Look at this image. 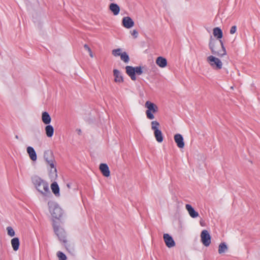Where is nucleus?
<instances>
[{"instance_id":"1","label":"nucleus","mask_w":260,"mask_h":260,"mask_svg":"<svg viewBox=\"0 0 260 260\" xmlns=\"http://www.w3.org/2000/svg\"><path fill=\"white\" fill-rule=\"evenodd\" d=\"M31 181L36 189L42 195L45 197L51 196L49 190L48 183L38 176L31 177Z\"/></svg>"},{"instance_id":"26","label":"nucleus","mask_w":260,"mask_h":260,"mask_svg":"<svg viewBox=\"0 0 260 260\" xmlns=\"http://www.w3.org/2000/svg\"><path fill=\"white\" fill-rule=\"evenodd\" d=\"M213 35L216 37L217 39H220L223 37L222 30L219 27H215L213 29Z\"/></svg>"},{"instance_id":"22","label":"nucleus","mask_w":260,"mask_h":260,"mask_svg":"<svg viewBox=\"0 0 260 260\" xmlns=\"http://www.w3.org/2000/svg\"><path fill=\"white\" fill-rule=\"evenodd\" d=\"M42 120L45 124H49L51 121V118L47 112H43L42 114Z\"/></svg>"},{"instance_id":"8","label":"nucleus","mask_w":260,"mask_h":260,"mask_svg":"<svg viewBox=\"0 0 260 260\" xmlns=\"http://www.w3.org/2000/svg\"><path fill=\"white\" fill-rule=\"evenodd\" d=\"M54 231L59 240L64 244L67 243V240L66 239V232L64 230L59 226H54Z\"/></svg>"},{"instance_id":"9","label":"nucleus","mask_w":260,"mask_h":260,"mask_svg":"<svg viewBox=\"0 0 260 260\" xmlns=\"http://www.w3.org/2000/svg\"><path fill=\"white\" fill-rule=\"evenodd\" d=\"M201 242L203 244L208 247L211 243V236L207 230H203L201 234Z\"/></svg>"},{"instance_id":"13","label":"nucleus","mask_w":260,"mask_h":260,"mask_svg":"<svg viewBox=\"0 0 260 260\" xmlns=\"http://www.w3.org/2000/svg\"><path fill=\"white\" fill-rule=\"evenodd\" d=\"M99 169L103 176L106 177L110 176V171L108 166L106 164L102 163L100 164Z\"/></svg>"},{"instance_id":"28","label":"nucleus","mask_w":260,"mask_h":260,"mask_svg":"<svg viewBox=\"0 0 260 260\" xmlns=\"http://www.w3.org/2000/svg\"><path fill=\"white\" fill-rule=\"evenodd\" d=\"M57 256H58L59 260H67V256L66 254L61 251H58L57 252Z\"/></svg>"},{"instance_id":"34","label":"nucleus","mask_w":260,"mask_h":260,"mask_svg":"<svg viewBox=\"0 0 260 260\" xmlns=\"http://www.w3.org/2000/svg\"><path fill=\"white\" fill-rule=\"evenodd\" d=\"M84 48L88 51V52H90L91 49L89 48V47L87 45L85 44L84 45Z\"/></svg>"},{"instance_id":"30","label":"nucleus","mask_w":260,"mask_h":260,"mask_svg":"<svg viewBox=\"0 0 260 260\" xmlns=\"http://www.w3.org/2000/svg\"><path fill=\"white\" fill-rule=\"evenodd\" d=\"M135 68V75L137 74L138 75H140L143 73L142 68L141 66L136 67Z\"/></svg>"},{"instance_id":"20","label":"nucleus","mask_w":260,"mask_h":260,"mask_svg":"<svg viewBox=\"0 0 260 260\" xmlns=\"http://www.w3.org/2000/svg\"><path fill=\"white\" fill-rule=\"evenodd\" d=\"M109 9L114 15H117L120 12L119 6L115 3H111L109 5Z\"/></svg>"},{"instance_id":"32","label":"nucleus","mask_w":260,"mask_h":260,"mask_svg":"<svg viewBox=\"0 0 260 260\" xmlns=\"http://www.w3.org/2000/svg\"><path fill=\"white\" fill-rule=\"evenodd\" d=\"M237 30V26L236 25H234L232 26L230 29V34H234L236 32Z\"/></svg>"},{"instance_id":"35","label":"nucleus","mask_w":260,"mask_h":260,"mask_svg":"<svg viewBox=\"0 0 260 260\" xmlns=\"http://www.w3.org/2000/svg\"><path fill=\"white\" fill-rule=\"evenodd\" d=\"M89 53V55L91 57H93V54H92V51L91 50H90V52H88Z\"/></svg>"},{"instance_id":"12","label":"nucleus","mask_w":260,"mask_h":260,"mask_svg":"<svg viewBox=\"0 0 260 260\" xmlns=\"http://www.w3.org/2000/svg\"><path fill=\"white\" fill-rule=\"evenodd\" d=\"M122 25L126 28H130L134 25V22L129 17H124L122 19Z\"/></svg>"},{"instance_id":"24","label":"nucleus","mask_w":260,"mask_h":260,"mask_svg":"<svg viewBox=\"0 0 260 260\" xmlns=\"http://www.w3.org/2000/svg\"><path fill=\"white\" fill-rule=\"evenodd\" d=\"M45 133L47 136L49 138L52 137L54 134L53 127L49 124H47L45 128Z\"/></svg>"},{"instance_id":"25","label":"nucleus","mask_w":260,"mask_h":260,"mask_svg":"<svg viewBox=\"0 0 260 260\" xmlns=\"http://www.w3.org/2000/svg\"><path fill=\"white\" fill-rule=\"evenodd\" d=\"M228 250V247L227 245L225 242H221L218 247V253L219 254H222L223 253L226 252Z\"/></svg>"},{"instance_id":"37","label":"nucleus","mask_w":260,"mask_h":260,"mask_svg":"<svg viewBox=\"0 0 260 260\" xmlns=\"http://www.w3.org/2000/svg\"><path fill=\"white\" fill-rule=\"evenodd\" d=\"M15 138L17 139H18V138H19L18 136V135H16L15 136Z\"/></svg>"},{"instance_id":"14","label":"nucleus","mask_w":260,"mask_h":260,"mask_svg":"<svg viewBox=\"0 0 260 260\" xmlns=\"http://www.w3.org/2000/svg\"><path fill=\"white\" fill-rule=\"evenodd\" d=\"M126 73L130 77L131 79L135 81L136 76L135 75V68L132 66H127L125 67Z\"/></svg>"},{"instance_id":"27","label":"nucleus","mask_w":260,"mask_h":260,"mask_svg":"<svg viewBox=\"0 0 260 260\" xmlns=\"http://www.w3.org/2000/svg\"><path fill=\"white\" fill-rule=\"evenodd\" d=\"M120 58L125 63H128L129 61V57L128 55L126 52H123L120 54Z\"/></svg>"},{"instance_id":"15","label":"nucleus","mask_w":260,"mask_h":260,"mask_svg":"<svg viewBox=\"0 0 260 260\" xmlns=\"http://www.w3.org/2000/svg\"><path fill=\"white\" fill-rule=\"evenodd\" d=\"M114 81L116 83H122L123 82V77L120 71L117 69L113 70Z\"/></svg>"},{"instance_id":"23","label":"nucleus","mask_w":260,"mask_h":260,"mask_svg":"<svg viewBox=\"0 0 260 260\" xmlns=\"http://www.w3.org/2000/svg\"><path fill=\"white\" fill-rule=\"evenodd\" d=\"M11 243L14 251L18 250L20 245V241L18 238L15 237L13 238L11 241Z\"/></svg>"},{"instance_id":"5","label":"nucleus","mask_w":260,"mask_h":260,"mask_svg":"<svg viewBox=\"0 0 260 260\" xmlns=\"http://www.w3.org/2000/svg\"><path fill=\"white\" fill-rule=\"evenodd\" d=\"M151 128L154 131V135L156 140L158 143L162 142L164 138L161 131L158 129L159 126V122L157 121H153L151 122Z\"/></svg>"},{"instance_id":"4","label":"nucleus","mask_w":260,"mask_h":260,"mask_svg":"<svg viewBox=\"0 0 260 260\" xmlns=\"http://www.w3.org/2000/svg\"><path fill=\"white\" fill-rule=\"evenodd\" d=\"M145 107L147 109L146 111L147 118L150 120L153 119L154 118L153 113L158 111L157 106L150 101H147L145 103Z\"/></svg>"},{"instance_id":"19","label":"nucleus","mask_w":260,"mask_h":260,"mask_svg":"<svg viewBox=\"0 0 260 260\" xmlns=\"http://www.w3.org/2000/svg\"><path fill=\"white\" fill-rule=\"evenodd\" d=\"M156 63L159 67L164 68L167 66V60L165 57L159 56L156 59Z\"/></svg>"},{"instance_id":"11","label":"nucleus","mask_w":260,"mask_h":260,"mask_svg":"<svg viewBox=\"0 0 260 260\" xmlns=\"http://www.w3.org/2000/svg\"><path fill=\"white\" fill-rule=\"evenodd\" d=\"M174 141L177 144V146L179 148H183L184 147L185 144L184 139L182 136L180 134H177L174 136Z\"/></svg>"},{"instance_id":"2","label":"nucleus","mask_w":260,"mask_h":260,"mask_svg":"<svg viewBox=\"0 0 260 260\" xmlns=\"http://www.w3.org/2000/svg\"><path fill=\"white\" fill-rule=\"evenodd\" d=\"M209 47L212 53L215 55L222 57L226 54L225 48L221 40L217 41L211 37Z\"/></svg>"},{"instance_id":"10","label":"nucleus","mask_w":260,"mask_h":260,"mask_svg":"<svg viewBox=\"0 0 260 260\" xmlns=\"http://www.w3.org/2000/svg\"><path fill=\"white\" fill-rule=\"evenodd\" d=\"M164 240L166 246L169 248H171L175 245V242L172 237L168 234H164Z\"/></svg>"},{"instance_id":"16","label":"nucleus","mask_w":260,"mask_h":260,"mask_svg":"<svg viewBox=\"0 0 260 260\" xmlns=\"http://www.w3.org/2000/svg\"><path fill=\"white\" fill-rule=\"evenodd\" d=\"M185 208L187 211H188L189 215L192 218H196L199 216V213L195 211V210L190 205L186 204L185 205Z\"/></svg>"},{"instance_id":"33","label":"nucleus","mask_w":260,"mask_h":260,"mask_svg":"<svg viewBox=\"0 0 260 260\" xmlns=\"http://www.w3.org/2000/svg\"><path fill=\"white\" fill-rule=\"evenodd\" d=\"M131 35L135 38H137L138 36V31L134 29L132 31V32H131Z\"/></svg>"},{"instance_id":"17","label":"nucleus","mask_w":260,"mask_h":260,"mask_svg":"<svg viewBox=\"0 0 260 260\" xmlns=\"http://www.w3.org/2000/svg\"><path fill=\"white\" fill-rule=\"evenodd\" d=\"M26 151H27V153L29 155L30 158L32 160L35 161L37 160V153L33 147H32L31 146L27 147V148L26 149Z\"/></svg>"},{"instance_id":"31","label":"nucleus","mask_w":260,"mask_h":260,"mask_svg":"<svg viewBox=\"0 0 260 260\" xmlns=\"http://www.w3.org/2000/svg\"><path fill=\"white\" fill-rule=\"evenodd\" d=\"M121 51V49L120 48L114 49L112 50V53L115 56H120L121 54V53H120Z\"/></svg>"},{"instance_id":"38","label":"nucleus","mask_w":260,"mask_h":260,"mask_svg":"<svg viewBox=\"0 0 260 260\" xmlns=\"http://www.w3.org/2000/svg\"><path fill=\"white\" fill-rule=\"evenodd\" d=\"M81 132V130L79 129V131H78V133H80Z\"/></svg>"},{"instance_id":"6","label":"nucleus","mask_w":260,"mask_h":260,"mask_svg":"<svg viewBox=\"0 0 260 260\" xmlns=\"http://www.w3.org/2000/svg\"><path fill=\"white\" fill-rule=\"evenodd\" d=\"M44 158L47 164L48 168H54L56 161L52 151L47 150L44 151Z\"/></svg>"},{"instance_id":"36","label":"nucleus","mask_w":260,"mask_h":260,"mask_svg":"<svg viewBox=\"0 0 260 260\" xmlns=\"http://www.w3.org/2000/svg\"><path fill=\"white\" fill-rule=\"evenodd\" d=\"M67 186L68 188H71V184L70 183H68Z\"/></svg>"},{"instance_id":"3","label":"nucleus","mask_w":260,"mask_h":260,"mask_svg":"<svg viewBox=\"0 0 260 260\" xmlns=\"http://www.w3.org/2000/svg\"><path fill=\"white\" fill-rule=\"evenodd\" d=\"M49 211L53 218L59 219L62 215L61 208L55 203L49 202L48 203Z\"/></svg>"},{"instance_id":"18","label":"nucleus","mask_w":260,"mask_h":260,"mask_svg":"<svg viewBox=\"0 0 260 260\" xmlns=\"http://www.w3.org/2000/svg\"><path fill=\"white\" fill-rule=\"evenodd\" d=\"M49 169V176L50 179H51V181H53L56 180V179L57 177V170L56 168V165H54V168H48Z\"/></svg>"},{"instance_id":"7","label":"nucleus","mask_w":260,"mask_h":260,"mask_svg":"<svg viewBox=\"0 0 260 260\" xmlns=\"http://www.w3.org/2000/svg\"><path fill=\"white\" fill-rule=\"evenodd\" d=\"M208 62L215 70H220L222 67V63L218 58L214 56L210 55L207 58Z\"/></svg>"},{"instance_id":"39","label":"nucleus","mask_w":260,"mask_h":260,"mask_svg":"<svg viewBox=\"0 0 260 260\" xmlns=\"http://www.w3.org/2000/svg\"><path fill=\"white\" fill-rule=\"evenodd\" d=\"M81 132V130L79 129V131H78V133H80Z\"/></svg>"},{"instance_id":"29","label":"nucleus","mask_w":260,"mask_h":260,"mask_svg":"<svg viewBox=\"0 0 260 260\" xmlns=\"http://www.w3.org/2000/svg\"><path fill=\"white\" fill-rule=\"evenodd\" d=\"M8 235L10 237H13L15 236V231L11 226H8L7 228Z\"/></svg>"},{"instance_id":"21","label":"nucleus","mask_w":260,"mask_h":260,"mask_svg":"<svg viewBox=\"0 0 260 260\" xmlns=\"http://www.w3.org/2000/svg\"><path fill=\"white\" fill-rule=\"evenodd\" d=\"M51 188L53 193L55 194L56 197H59L60 196L59 193V187L56 182L54 181L51 184Z\"/></svg>"}]
</instances>
